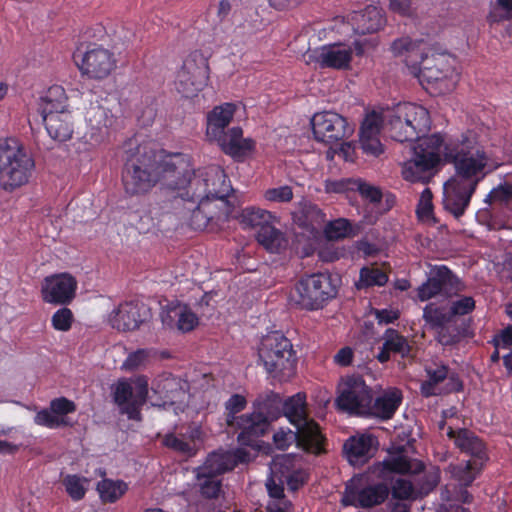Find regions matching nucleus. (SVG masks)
Returning <instances> with one entry per match:
<instances>
[{
    "instance_id": "obj_42",
    "label": "nucleus",
    "mask_w": 512,
    "mask_h": 512,
    "mask_svg": "<svg viewBox=\"0 0 512 512\" xmlns=\"http://www.w3.org/2000/svg\"><path fill=\"white\" fill-rule=\"evenodd\" d=\"M189 387L186 380L172 375L163 378L157 385L158 391L172 402L184 395Z\"/></svg>"
},
{
    "instance_id": "obj_22",
    "label": "nucleus",
    "mask_w": 512,
    "mask_h": 512,
    "mask_svg": "<svg viewBox=\"0 0 512 512\" xmlns=\"http://www.w3.org/2000/svg\"><path fill=\"white\" fill-rule=\"evenodd\" d=\"M282 414L285 415L289 421L296 427V429L311 432L314 437H321L325 439L320 432L318 424L308 418L306 407V395L304 393H297L285 401L282 400Z\"/></svg>"
},
{
    "instance_id": "obj_26",
    "label": "nucleus",
    "mask_w": 512,
    "mask_h": 512,
    "mask_svg": "<svg viewBox=\"0 0 512 512\" xmlns=\"http://www.w3.org/2000/svg\"><path fill=\"white\" fill-rule=\"evenodd\" d=\"M271 423L264 416L255 412L239 416L237 429L240 433L237 436L239 444L249 447H258L259 438L264 436L270 429Z\"/></svg>"
},
{
    "instance_id": "obj_45",
    "label": "nucleus",
    "mask_w": 512,
    "mask_h": 512,
    "mask_svg": "<svg viewBox=\"0 0 512 512\" xmlns=\"http://www.w3.org/2000/svg\"><path fill=\"white\" fill-rule=\"evenodd\" d=\"M127 489V484L120 480L104 479L97 484V490L103 502L113 503L117 501Z\"/></svg>"
},
{
    "instance_id": "obj_25",
    "label": "nucleus",
    "mask_w": 512,
    "mask_h": 512,
    "mask_svg": "<svg viewBox=\"0 0 512 512\" xmlns=\"http://www.w3.org/2000/svg\"><path fill=\"white\" fill-rule=\"evenodd\" d=\"M273 441L275 446L281 450L288 448L293 442H296L306 452L316 455L325 453V439L314 437L311 432H305V430L296 429L295 432L279 430L274 433Z\"/></svg>"
},
{
    "instance_id": "obj_28",
    "label": "nucleus",
    "mask_w": 512,
    "mask_h": 512,
    "mask_svg": "<svg viewBox=\"0 0 512 512\" xmlns=\"http://www.w3.org/2000/svg\"><path fill=\"white\" fill-rule=\"evenodd\" d=\"M377 451V441L372 435L352 436L343 445V454L349 464L361 467L366 464Z\"/></svg>"
},
{
    "instance_id": "obj_44",
    "label": "nucleus",
    "mask_w": 512,
    "mask_h": 512,
    "mask_svg": "<svg viewBox=\"0 0 512 512\" xmlns=\"http://www.w3.org/2000/svg\"><path fill=\"white\" fill-rule=\"evenodd\" d=\"M347 119L333 111L315 113L310 119V128H348Z\"/></svg>"
},
{
    "instance_id": "obj_46",
    "label": "nucleus",
    "mask_w": 512,
    "mask_h": 512,
    "mask_svg": "<svg viewBox=\"0 0 512 512\" xmlns=\"http://www.w3.org/2000/svg\"><path fill=\"white\" fill-rule=\"evenodd\" d=\"M423 319L433 330L441 328L443 325L453 322L451 314L444 308L438 307L433 303L426 305L423 309Z\"/></svg>"
},
{
    "instance_id": "obj_13",
    "label": "nucleus",
    "mask_w": 512,
    "mask_h": 512,
    "mask_svg": "<svg viewBox=\"0 0 512 512\" xmlns=\"http://www.w3.org/2000/svg\"><path fill=\"white\" fill-rule=\"evenodd\" d=\"M249 458V452L243 448L213 451L208 454L205 462L197 468L196 477L198 480L217 478L219 475L232 471L239 463L248 462Z\"/></svg>"
},
{
    "instance_id": "obj_12",
    "label": "nucleus",
    "mask_w": 512,
    "mask_h": 512,
    "mask_svg": "<svg viewBox=\"0 0 512 512\" xmlns=\"http://www.w3.org/2000/svg\"><path fill=\"white\" fill-rule=\"evenodd\" d=\"M160 182L170 189H183L192 176L194 169L190 157L183 153L165 154L161 151L159 165Z\"/></svg>"
},
{
    "instance_id": "obj_64",
    "label": "nucleus",
    "mask_w": 512,
    "mask_h": 512,
    "mask_svg": "<svg viewBox=\"0 0 512 512\" xmlns=\"http://www.w3.org/2000/svg\"><path fill=\"white\" fill-rule=\"evenodd\" d=\"M157 114V103L153 100L140 111V114L137 116V125L139 128L151 127L156 120Z\"/></svg>"
},
{
    "instance_id": "obj_8",
    "label": "nucleus",
    "mask_w": 512,
    "mask_h": 512,
    "mask_svg": "<svg viewBox=\"0 0 512 512\" xmlns=\"http://www.w3.org/2000/svg\"><path fill=\"white\" fill-rule=\"evenodd\" d=\"M209 71L208 59L200 51L190 53L178 73V90L185 97L196 95L207 85Z\"/></svg>"
},
{
    "instance_id": "obj_17",
    "label": "nucleus",
    "mask_w": 512,
    "mask_h": 512,
    "mask_svg": "<svg viewBox=\"0 0 512 512\" xmlns=\"http://www.w3.org/2000/svg\"><path fill=\"white\" fill-rule=\"evenodd\" d=\"M464 284L446 266H440L431 271L427 281L418 288V297L426 301L444 294L448 297L463 291Z\"/></svg>"
},
{
    "instance_id": "obj_41",
    "label": "nucleus",
    "mask_w": 512,
    "mask_h": 512,
    "mask_svg": "<svg viewBox=\"0 0 512 512\" xmlns=\"http://www.w3.org/2000/svg\"><path fill=\"white\" fill-rule=\"evenodd\" d=\"M86 124L89 128H112L115 122L113 115L98 102L91 103L85 112Z\"/></svg>"
},
{
    "instance_id": "obj_30",
    "label": "nucleus",
    "mask_w": 512,
    "mask_h": 512,
    "mask_svg": "<svg viewBox=\"0 0 512 512\" xmlns=\"http://www.w3.org/2000/svg\"><path fill=\"white\" fill-rule=\"evenodd\" d=\"M425 371L427 373L428 380L424 381L420 388L421 394L425 397L437 395L438 392L436 391V386L447 378L451 381V386L448 389V392H459L463 388L462 381L455 373L449 375V368L446 365H427L425 367Z\"/></svg>"
},
{
    "instance_id": "obj_29",
    "label": "nucleus",
    "mask_w": 512,
    "mask_h": 512,
    "mask_svg": "<svg viewBox=\"0 0 512 512\" xmlns=\"http://www.w3.org/2000/svg\"><path fill=\"white\" fill-rule=\"evenodd\" d=\"M246 108L241 102H226L213 107L206 115L207 128H228L230 123L240 124L247 118ZM233 128H241L239 125Z\"/></svg>"
},
{
    "instance_id": "obj_5",
    "label": "nucleus",
    "mask_w": 512,
    "mask_h": 512,
    "mask_svg": "<svg viewBox=\"0 0 512 512\" xmlns=\"http://www.w3.org/2000/svg\"><path fill=\"white\" fill-rule=\"evenodd\" d=\"M337 295L336 286L332 284L330 275L314 273L302 277L290 292L292 305L305 310H317L324 303Z\"/></svg>"
},
{
    "instance_id": "obj_11",
    "label": "nucleus",
    "mask_w": 512,
    "mask_h": 512,
    "mask_svg": "<svg viewBox=\"0 0 512 512\" xmlns=\"http://www.w3.org/2000/svg\"><path fill=\"white\" fill-rule=\"evenodd\" d=\"M390 494V487L385 482L368 484L358 487L354 480L346 484L341 498V504L345 507L354 506L372 508L384 503Z\"/></svg>"
},
{
    "instance_id": "obj_14",
    "label": "nucleus",
    "mask_w": 512,
    "mask_h": 512,
    "mask_svg": "<svg viewBox=\"0 0 512 512\" xmlns=\"http://www.w3.org/2000/svg\"><path fill=\"white\" fill-rule=\"evenodd\" d=\"M172 206L175 214L194 230L206 229L209 222L214 218L227 219L224 216V208L221 204L219 207L221 211L217 215L211 214V204L209 202H206V207L203 208L200 202L186 201L183 195L174 196Z\"/></svg>"
},
{
    "instance_id": "obj_20",
    "label": "nucleus",
    "mask_w": 512,
    "mask_h": 512,
    "mask_svg": "<svg viewBox=\"0 0 512 512\" xmlns=\"http://www.w3.org/2000/svg\"><path fill=\"white\" fill-rule=\"evenodd\" d=\"M475 181L464 184L455 179H449L444 184L443 206L456 219L464 215L469 206L472 195L474 194Z\"/></svg>"
},
{
    "instance_id": "obj_9",
    "label": "nucleus",
    "mask_w": 512,
    "mask_h": 512,
    "mask_svg": "<svg viewBox=\"0 0 512 512\" xmlns=\"http://www.w3.org/2000/svg\"><path fill=\"white\" fill-rule=\"evenodd\" d=\"M335 402L341 411L368 415L373 402V393L361 377H350L346 380Z\"/></svg>"
},
{
    "instance_id": "obj_52",
    "label": "nucleus",
    "mask_w": 512,
    "mask_h": 512,
    "mask_svg": "<svg viewBox=\"0 0 512 512\" xmlns=\"http://www.w3.org/2000/svg\"><path fill=\"white\" fill-rule=\"evenodd\" d=\"M324 233L329 240H339L352 234V227L348 220L339 218L325 225Z\"/></svg>"
},
{
    "instance_id": "obj_34",
    "label": "nucleus",
    "mask_w": 512,
    "mask_h": 512,
    "mask_svg": "<svg viewBox=\"0 0 512 512\" xmlns=\"http://www.w3.org/2000/svg\"><path fill=\"white\" fill-rule=\"evenodd\" d=\"M162 322L170 328L177 327L182 332H189L198 324V318L187 306L177 305L163 313Z\"/></svg>"
},
{
    "instance_id": "obj_59",
    "label": "nucleus",
    "mask_w": 512,
    "mask_h": 512,
    "mask_svg": "<svg viewBox=\"0 0 512 512\" xmlns=\"http://www.w3.org/2000/svg\"><path fill=\"white\" fill-rule=\"evenodd\" d=\"M148 357V350L138 349L128 355L121 368L125 371H135L145 365Z\"/></svg>"
},
{
    "instance_id": "obj_10",
    "label": "nucleus",
    "mask_w": 512,
    "mask_h": 512,
    "mask_svg": "<svg viewBox=\"0 0 512 512\" xmlns=\"http://www.w3.org/2000/svg\"><path fill=\"white\" fill-rule=\"evenodd\" d=\"M148 396L147 381L139 379L135 387L125 380H120L115 385L113 392L114 402L121 414L127 415L131 420L141 421V408L146 403Z\"/></svg>"
},
{
    "instance_id": "obj_63",
    "label": "nucleus",
    "mask_w": 512,
    "mask_h": 512,
    "mask_svg": "<svg viewBox=\"0 0 512 512\" xmlns=\"http://www.w3.org/2000/svg\"><path fill=\"white\" fill-rule=\"evenodd\" d=\"M35 423L49 428H56L68 424L64 418H59L51 410L49 411L47 409H43L36 414Z\"/></svg>"
},
{
    "instance_id": "obj_50",
    "label": "nucleus",
    "mask_w": 512,
    "mask_h": 512,
    "mask_svg": "<svg viewBox=\"0 0 512 512\" xmlns=\"http://www.w3.org/2000/svg\"><path fill=\"white\" fill-rule=\"evenodd\" d=\"M392 497L397 500H414L418 499V492L415 482H411L405 478H397L392 482L390 487Z\"/></svg>"
},
{
    "instance_id": "obj_39",
    "label": "nucleus",
    "mask_w": 512,
    "mask_h": 512,
    "mask_svg": "<svg viewBox=\"0 0 512 512\" xmlns=\"http://www.w3.org/2000/svg\"><path fill=\"white\" fill-rule=\"evenodd\" d=\"M158 208L139 210L131 215V225L140 233H155L160 230V221L156 220Z\"/></svg>"
},
{
    "instance_id": "obj_43",
    "label": "nucleus",
    "mask_w": 512,
    "mask_h": 512,
    "mask_svg": "<svg viewBox=\"0 0 512 512\" xmlns=\"http://www.w3.org/2000/svg\"><path fill=\"white\" fill-rule=\"evenodd\" d=\"M66 101L67 100L56 99H54V101H42L38 109V112L42 116L45 128H49V123L53 124L54 118L71 117L70 112L66 110Z\"/></svg>"
},
{
    "instance_id": "obj_19",
    "label": "nucleus",
    "mask_w": 512,
    "mask_h": 512,
    "mask_svg": "<svg viewBox=\"0 0 512 512\" xmlns=\"http://www.w3.org/2000/svg\"><path fill=\"white\" fill-rule=\"evenodd\" d=\"M151 318V309L142 302L129 301L122 303L112 311L109 322L118 331H134Z\"/></svg>"
},
{
    "instance_id": "obj_4",
    "label": "nucleus",
    "mask_w": 512,
    "mask_h": 512,
    "mask_svg": "<svg viewBox=\"0 0 512 512\" xmlns=\"http://www.w3.org/2000/svg\"><path fill=\"white\" fill-rule=\"evenodd\" d=\"M259 359L274 377L288 378L294 374L296 357L291 341L281 332L264 336L258 348Z\"/></svg>"
},
{
    "instance_id": "obj_53",
    "label": "nucleus",
    "mask_w": 512,
    "mask_h": 512,
    "mask_svg": "<svg viewBox=\"0 0 512 512\" xmlns=\"http://www.w3.org/2000/svg\"><path fill=\"white\" fill-rule=\"evenodd\" d=\"M440 473L438 468L425 472L415 480L419 498L428 495L439 483Z\"/></svg>"
},
{
    "instance_id": "obj_51",
    "label": "nucleus",
    "mask_w": 512,
    "mask_h": 512,
    "mask_svg": "<svg viewBox=\"0 0 512 512\" xmlns=\"http://www.w3.org/2000/svg\"><path fill=\"white\" fill-rule=\"evenodd\" d=\"M388 276L380 268L364 267L360 271V280L358 288L370 287L374 285L383 286L387 283Z\"/></svg>"
},
{
    "instance_id": "obj_54",
    "label": "nucleus",
    "mask_w": 512,
    "mask_h": 512,
    "mask_svg": "<svg viewBox=\"0 0 512 512\" xmlns=\"http://www.w3.org/2000/svg\"><path fill=\"white\" fill-rule=\"evenodd\" d=\"M436 330V340L443 346H451L460 341L462 335H465L466 329L458 326L452 327L448 324L443 325Z\"/></svg>"
},
{
    "instance_id": "obj_56",
    "label": "nucleus",
    "mask_w": 512,
    "mask_h": 512,
    "mask_svg": "<svg viewBox=\"0 0 512 512\" xmlns=\"http://www.w3.org/2000/svg\"><path fill=\"white\" fill-rule=\"evenodd\" d=\"M355 191H358L363 198L369 200L373 204H378L382 200L383 194L381 189L360 178L356 179Z\"/></svg>"
},
{
    "instance_id": "obj_40",
    "label": "nucleus",
    "mask_w": 512,
    "mask_h": 512,
    "mask_svg": "<svg viewBox=\"0 0 512 512\" xmlns=\"http://www.w3.org/2000/svg\"><path fill=\"white\" fill-rule=\"evenodd\" d=\"M385 470L406 474H420L424 471V464L417 460H411L403 455H397L383 461Z\"/></svg>"
},
{
    "instance_id": "obj_35",
    "label": "nucleus",
    "mask_w": 512,
    "mask_h": 512,
    "mask_svg": "<svg viewBox=\"0 0 512 512\" xmlns=\"http://www.w3.org/2000/svg\"><path fill=\"white\" fill-rule=\"evenodd\" d=\"M282 408V398L273 391L259 394L253 402V412L264 416L270 423L282 415Z\"/></svg>"
},
{
    "instance_id": "obj_61",
    "label": "nucleus",
    "mask_w": 512,
    "mask_h": 512,
    "mask_svg": "<svg viewBox=\"0 0 512 512\" xmlns=\"http://www.w3.org/2000/svg\"><path fill=\"white\" fill-rule=\"evenodd\" d=\"M200 481V493L201 495L206 499H216L220 492L222 487L221 480L217 479L216 477L211 478H202Z\"/></svg>"
},
{
    "instance_id": "obj_6",
    "label": "nucleus",
    "mask_w": 512,
    "mask_h": 512,
    "mask_svg": "<svg viewBox=\"0 0 512 512\" xmlns=\"http://www.w3.org/2000/svg\"><path fill=\"white\" fill-rule=\"evenodd\" d=\"M219 179V167L210 166L197 172L193 171L190 176L186 187L183 189L185 192L181 193L186 201L200 202L203 208L206 207V202L210 200H219L224 208V216L229 218L233 215L234 207L230 204L227 197L229 190L226 188L216 189L210 188L209 181H217Z\"/></svg>"
},
{
    "instance_id": "obj_7",
    "label": "nucleus",
    "mask_w": 512,
    "mask_h": 512,
    "mask_svg": "<svg viewBox=\"0 0 512 512\" xmlns=\"http://www.w3.org/2000/svg\"><path fill=\"white\" fill-rule=\"evenodd\" d=\"M452 55L439 42H429L422 52L416 66H412L411 75L423 85L437 83L450 77L454 72L451 62Z\"/></svg>"
},
{
    "instance_id": "obj_15",
    "label": "nucleus",
    "mask_w": 512,
    "mask_h": 512,
    "mask_svg": "<svg viewBox=\"0 0 512 512\" xmlns=\"http://www.w3.org/2000/svg\"><path fill=\"white\" fill-rule=\"evenodd\" d=\"M206 139L236 161H243L255 149V141L244 138L242 130H206Z\"/></svg>"
},
{
    "instance_id": "obj_48",
    "label": "nucleus",
    "mask_w": 512,
    "mask_h": 512,
    "mask_svg": "<svg viewBox=\"0 0 512 512\" xmlns=\"http://www.w3.org/2000/svg\"><path fill=\"white\" fill-rule=\"evenodd\" d=\"M384 348L390 352L400 354L402 357H408L411 350L408 340L394 329H388L385 332Z\"/></svg>"
},
{
    "instance_id": "obj_1",
    "label": "nucleus",
    "mask_w": 512,
    "mask_h": 512,
    "mask_svg": "<svg viewBox=\"0 0 512 512\" xmlns=\"http://www.w3.org/2000/svg\"><path fill=\"white\" fill-rule=\"evenodd\" d=\"M467 137L452 141L445 139L440 132L422 137L417 140L414 147V158L403 163L402 176L411 182L424 181L425 174H432L441 162L440 150L446 163L455 168V175L451 179L468 184L475 181V188L486 176L485 171L489 157L483 147Z\"/></svg>"
},
{
    "instance_id": "obj_60",
    "label": "nucleus",
    "mask_w": 512,
    "mask_h": 512,
    "mask_svg": "<svg viewBox=\"0 0 512 512\" xmlns=\"http://www.w3.org/2000/svg\"><path fill=\"white\" fill-rule=\"evenodd\" d=\"M512 199V185L505 183L491 190L486 196L484 202L492 204L493 202L508 203Z\"/></svg>"
},
{
    "instance_id": "obj_57",
    "label": "nucleus",
    "mask_w": 512,
    "mask_h": 512,
    "mask_svg": "<svg viewBox=\"0 0 512 512\" xmlns=\"http://www.w3.org/2000/svg\"><path fill=\"white\" fill-rule=\"evenodd\" d=\"M51 321L54 329L66 332L71 328L74 316L69 308L63 307L53 314Z\"/></svg>"
},
{
    "instance_id": "obj_23",
    "label": "nucleus",
    "mask_w": 512,
    "mask_h": 512,
    "mask_svg": "<svg viewBox=\"0 0 512 512\" xmlns=\"http://www.w3.org/2000/svg\"><path fill=\"white\" fill-rule=\"evenodd\" d=\"M312 57L323 69L347 70L351 67L353 50L345 43L336 42L316 49Z\"/></svg>"
},
{
    "instance_id": "obj_18",
    "label": "nucleus",
    "mask_w": 512,
    "mask_h": 512,
    "mask_svg": "<svg viewBox=\"0 0 512 512\" xmlns=\"http://www.w3.org/2000/svg\"><path fill=\"white\" fill-rule=\"evenodd\" d=\"M76 288V279L68 273L47 276L42 282L41 297L46 303L67 305L75 298Z\"/></svg>"
},
{
    "instance_id": "obj_62",
    "label": "nucleus",
    "mask_w": 512,
    "mask_h": 512,
    "mask_svg": "<svg viewBox=\"0 0 512 512\" xmlns=\"http://www.w3.org/2000/svg\"><path fill=\"white\" fill-rule=\"evenodd\" d=\"M163 443L166 447L173 449L174 451L180 452L182 454H194V447L191 445L189 441L185 440L184 438H179L173 434L166 435Z\"/></svg>"
},
{
    "instance_id": "obj_37",
    "label": "nucleus",
    "mask_w": 512,
    "mask_h": 512,
    "mask_svg": "<svg viewBox=\"0 0 512 512\" xmlns=\"http://www.w3.org/2000/svg\"><path fill=\"white\" fill-rule=\"evenodd\" d=\"M256 239L270 253H280L288 244L284 233L275 228L271 223L264 225L257 231Z\"/></svg>"
},
{
    "instance_id": "obj_31",
    "label": "nucleus",
    "mask_w": 512,
    "mask_h": 512,
    "mask_svg": "<svg viewBox=\"0 0 512 512\" xmlns=\"http://www.w3.org/2000/svg\"><path fill=\"white\" fill-rule=\"evenodd\" d=\"M429 42L424 38L412 39L409 36H403L392 41L390 51L394 57H405L404 62L410 74L412 66H416Z\"/></svg>"
},
{
    "instance_id": "obj_55",
    "label": "nucleus",
    "mask_w": 512,
    "mask_h": 512,
    "mask_svg": "<svg viewBox=\"0 0 512 512\" xmlns=\"http://www.w3.org/2000/svg\"><path fill=\"white\" fill-rule=\"evenodd\" d=\"M86 482V478L79 477L78 475H67L63 479V485L65 486L66 492L75 501L84 498L86 493L84 483Z\"/></svg>"
},
{
    "instance_id": "obj_3",
    "label": "nucleus",
    "mask_w": 512,
    "mask_h": 512,
    "mask_svg": "<svg viewBox=\"0 0 512 512\" xmlns=\"http://www.w3.org/2000/svg\"><path fill=\"white\" fill-rule=\"evenodd\" d=\"M34 168V159L18 139H0V185L3 189L13 191L28 183Z\"/></svg>"
},
{
    "instance_id": "obj_16",
    "label": "nucleus",
    "mask_w": 512,
    "mask_h": 512,
    "mask_svg": "<svg viewBox=\"0 0 512 512\" xmlns=\"http://www.w3.org/2000/svg\"><path fill=\"white\" fill-rule=\"evenodd\" d=\"M447 435L453 438L455 445L462 451L471 455L474 459L467 461L465 469L468 471V477H463L465 485H469L474 480L471 470H479L486 459V450L484 442L472 431L468 429H459L455 431L452 427L448 428Z\"/></svg>"
},
{
    "instance_id": "obj_32",
    "label": "nucleus",
    "mask_w": 512,
    "mask_h": 512,
    "mask_svg": "<svg viewBox=\"0 0 512 512\" xmlns=\"http://www.w3.org/2000/svg\"><path fill=\"white\" fill-rule=\"evenodd\" d=\"M352 21L353 30L359 35L376 33L385 24L382 9L374 5H367L364 9L354 12Z\"/></svg>"
},
{
    "instance_id": "obj_24",
    "label": "nucleus",
    "mask_w": 512,
    "mask_h": 512,
    "mask_svg": "<svg viewBox=\"0 0 512 512\" xmlns=\"http://www.w3.org/2000/svg\"><path fill=\"white\" fill-rule=\"evenodd\" d=\"M297 460L298 456L295 454H282L273 457L270 464V477L266 482L270 497L279 498L283 496L285 479L299 466Z\"/></svg>"
},
{
    "instance_id": "obj_49",
    "label": "nucleus",
    "mask_w": 512,
    "mask_h": 512,
    "mask_svg": "<svg viewBox=\"0 0 512 512\" xmlns=\"http://www.w3.org/2000/svg\"><path fill=\"white\" fill-rule=\"evenodd\" d=\"M380 130H360L359 143L363 152L374 157L383 153L384 148L378 138Z\"/></svg>"
},
{
    "instance_id": "obj_21",
    "label": "nucleus",
    "mask_w": 512,
    "mask_h": 512,
    "mask_svg": "<svg viewBox=\"0 0 512 512\" xmlns=\"http://www.w3.org/2000/svg\"><path fill=\"white\" fill-rule=\"evenodd\" d=\"M115 67L116 60L114 54L101 47L88 50L82 56L81 64L79 65L82 74L95 80L107 78Z\"/></svg>"
},
{
    "instance_id": "obj_33",
    "label": "nucleus",
    "mask_w": 512,
    "mask_h": 512,
    "mask_svg": "<svg viewBox=\"0 0 512 512\" xmlns=\"http://www.w3.org/2000/svg\"><path fill=\"white\" fill-rule=\"evenodd\" d=\"M294 222L307 230L317 231L326 222L325 213L315 204L303 201L299 203V208L293 213Z\"/></svg>"
},
{
    "instance_id": "obj_36",
    "label": "nucleus",
    "mask_w": 512,
    "mask_h": 512,
    "mask_svg": "<svg viewBox=\"0 0 512 512\" xmlns=\"http://www.w3.org/2000/svg\"><path fill=\"white\" fill-rule=\"evenodd\" d=\"M374 403H371L370 412L368 415L379 417L381 419H390L399 407L402 401L400 391L395 390L385 393L384 395L373 398Z\"/></svg>"
},
{
    "instance_id": "obj_47",
    "label": "nucleus",
    "mask_w": 512,
    "mask_h": 512,
    "mask_svg": "<svg viewBox=\"0 0 512 512\" xmlns=\"http://www.w3.org/2000/svg\"><path fill=\"white\" fill-rule=\"evenodd\" d=\"M273 219L270 212L256 208H246L240 215L243 225L260 230L264 225H269Z\"/></svg>"
},
{
    "instance_id": "obj_2",
    "label": "nucleus",
    "mask_w": 512,
    "mask_h": 512,
    "mask_svg": "<svg viewBox=\"0 0 512 512\" xmlns=\"http://www.w3.org/2000/svg\"><path fill=\"white\" fill-rule=\"evenodd\" d=\"M124 149L122 182L125 192L131 196L148 193L160 182L161 151L145 143L138 133L125 141Z\"/></svg>"
},
{
    "instance_id": "obj_38",
    "label": "nucleus",
    "mask_w": 512,
    "mask_h": 512,
    "mask_svg": "<svg viewBox=\"0 0 512 512\" xmlns=\"http://www.w3.org/2000/svg\"><path fill=\"white\" fill-rule=\"evenodd\" d=\"M392 114V107L388 105L372 109L366 108L359 128H384V126L393 128V118L388 117Z\"/></svg>"
},
{
    "instance_id": "obj_58",
    "label": "nucleus",
    "mask_w": 512,
    "mask_h": 512,
    "mask_svg": "<svg viewBox=\"0 0 512 512\" xmlns=\"http://www.w3.org/2000/svg\"><path fill=\"white\" fill-rule=\"evenodd\" d=\"M356 179L342 178V179H327L324 184L326 193H346L355 191Z\"/></svg>"
},
{
    "instance_id": "obj_27",
    "label": "nucleus",
    "mask_w": 512,
    "mask_h": 512,
    "mask_svg": "<svg viewBox=\"0 0 512 512\" xmlns=\"http://www.w3.org/2000/svg\"><path fill=\"white\" fill-rule=\"evenodd\" d=\"M393 128L409 126L410 128H431L430 115L421 105L410 102L398 103L392 107Z\"/></svg>"
}]
</instances>
